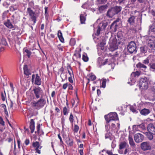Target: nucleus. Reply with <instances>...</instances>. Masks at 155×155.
<instances>
[{"label": "nucleus", "mask_w": 155, "mask_h": 155, "mask_svg": "<svg viewBox=\"0 0 155 155\" xmlns=\"http://www.w3.org/2000/svg\"><path fill=\"white\" fill-rule=\"evenodd\" d=\"M46 100L41 97L37 101H33L31 103L33 107L36 109H39L43 107L46 104Z\"/></svg>", "instance_id": "3"}, {"label": "nucleus", "mask_w": 155, "mask_h": 155, "mask_svg": "<svg viewBox=\"0 0 155 155\" xmlns=\"http://www.w3.org/2000/svg\"><path fill=\"white\" fill-rule=\"evenodd\" d=\"M64 75V73H62L61 74L60 76H61V78H62V81H64L65 79H67V76L66 74L65 75L64 77H63V75Z\"/></svg>", "instance_id": "48"}, {"label": "nucleus", "mask_w": 155, "mask_h": 155, "mask_svg": "<svg viewBox=\"0 0 155 155\" xmlns=\"http://www.w3.org/2000/svg\"><path fill=\"white\" fill-rule=\"evenodd\" d=\"M105 127L106 130L107 132H108V131L111 128L109 122H108V121H106V123L105 125Z\"/></svg>", "instance_id": "40"}, {"label": "nucleus", "mask_w": 155, "mask_h": 155, "mask_svg": "<svg viewBox=\"0 0 155 155\" xmlns=\"http://www.w3.org/2000/svg\"><path fill=\"white\" fill-rule=\"evenodd\" d=\"M127 48L128 51L130 53H135L137 51L136 45L133 41H131L129 43Z\"/></svg>", "instance_id": "8"}, {"label": "nucleus", "mask_w": 155, "mask_h": 155, "mask_svg": "<svg viewBox=\"0 0 155 155\" xmlns=\"http://www.w3.org/2000/svg\"><path fill=\"white\" fill-rule=\"evenodd\" d=\"M24 50V53H26L27 56L28 57V58H29L31 54V51L27 49H26L25 50Z\"/></svg>", "instance_id": "41"}, {"label": "nucleus", "mask_w": 155, "mask_h": 155, "mask_svg": "<svg viewBox=\"0 0 155 155\" xmlns=\"http://www.w3.org/2000/svg\"><path fill=\"white\" fill-rule=\"evenodd\" d=\"M104 118L106 121L108 122L114 121V120H119L117 114L115 112L110 113L105 115Z\"/></svg>", "instance_id": "4"}, {"label": "nucleus", "mask_w": 155, "mask_h": 155, "mask_svg": "<svg viewBox=\"0 0 155 155\" xmlns=\"http://www.w3.org/2000/svg\"><path fill=\"white\" fill-rule=\"evenodd\" d=\"M150 113V110L146 108H144L142 109L140 111V114L143 115H147L149 114Z\"/></svg>", "instance_id": "22"}, {"label": "nucleus", "mask_w": 155, "mask_h": 155, "mask_svg": "<svg viewBox=\"0 0 155 155\" xmlns=\"http://www.w3.org/2000/svg\"><path fill=\"white\" fill-rule=\"evenodd\" d=\"M130 110L133 112L135 113L136 112V110L135 109L134 107L131 106L130 107Z\"/></svg>", "instance_id": "61"}, {"label": "nucleus", "mask_w": 155, "mask_h": 155, "mask_svg": "<svg viewBox=\"0 0 155 155\" xmlns=\"http://www.w3.org/2000/svg\"><path fill=\"white\" fill-rule=\"evenodd\" d=\"M31 81L32 83L34 81L35 84L38 85H40L41 84V78L38 74H36V76L34 74L32 75Z\"/></svg>", "instance_id": "9"}, {"label": "nucleus", "mask_w": 155, "mask_h": 155, "mask_svg": "<svg viewBox=\"0 0 155 155\" xmlns=\"http://www.w3.org/2000/svg\"><path fill=\"white\" fill-rule=\"evenodd\" d=\"M128 140L130 146L131 147H134L135 146V143L134 141L132 136L130 135L129 136Z\"/></svg>", "instance_id": "24"}, {"label": "nucleus", "mask_w": 155, "mask_h": 155, "mask_svg": "<svg viewBox=\"0 0 155 155\" xmlns=\"http://www.w3.org/2000/svg\"><path fill=\"white\" fill-rule=\"evenodd\" d=\"M118 38L117 40L116 38L111 37L110 39L109 42V50L111 51H113L117 49L118 48V45L121 44V39L120 40Z\"/></svg>", "instance_id": "1"}, {"label": "nucleus", "mask_w": 155, "mask_h": 155, "mask_svg": "<svg viewBox=\"0 0 155 155\" xmlns=\"http://www.w3.org/2000/svg\"><path fill=\"white\" fill-rule=\"evenodd\" d=\"M27 11L29 15L31 17L32 21H33V24H35L36 22V17L35 16V14L30 8H28L27 9Z\"/></svg>", "instance_id": "11"}, {"label": "nucleus", "mask_w": 155, "mask_h": 155, "mask_svg": "<svg viewBox=\"0 0 155 155\" xmlns=\"http://www.w3.org/2000/svg\"><path fill=\"white\" fill-rule=\"evenodd\" d=\"M148 48L147 47H141L140 48V51L142 53H146L147 51Z\"/></svg>", "instance_id": "35"}, {"label": "nucleus", "mask_w": 155, "mask_h": 155, "mask_svg": "<svg viewBox=\"0 0 155 155\" xmlns=\"http://www.w3.org/2000/svg\"><path fill=\"white\" fill-rule=\"evenodd\" d=\"M57 47L58 49L59 50H61V51H63V46H61V44H59L58 45Z\"/></svg>", "instance_id": "54"}, {"label": "nucleus", "mask_w": 155, "mask_h": 155, "mask_svg": "<svg viewBox=\"0 0 155 155\" xmlns=\"http://www.w3.org/2000/svg\"><path fill=\"white\" fill-rule=\"evenodd\" d=\"M0 124L3 126H4L5 125L4 121H3V119L1 117H0Z\"/></svg>", "instance_id": "60"}, {"label": "nucleus", "mask_w": 155, "mask_h": 155, "mask_svg": "<svg viewBox=\"0 0 155 155\" xmlns=\"http://www.w3.org/2000/svg\"><path fill=\"white\" fill-rule=\"evenodd\" d=\"M33 146L35 147V149L39 148L41 149V147H40V145L38 142L36 141L32 143Z\"/></svg>", "instance_id": "33"}, {"label": "nucleus", "mask_w": 155, "mask_h": 155, "mask_svg": "<svg viewBox=\"0 0 155 155\" xmlns=\"http://www.w3.org/2000/svg\"><path fill=\"white\" fill-rule=\"evenodd\" d=\"M106 44V41L105 39H103L102 41L100 43V46L101 48V49L103 50L104 49V46Z\"/></svg>", "instance_id": "37"}, {"label": "nucleus", "mask_w": 155, "mask_h": 155, "mask_svg": "<svg viewBox=\"0 0 155 155\" xmlns=\"http://www.w3.org/2000/svg\"><path fill=\"white\" fill-rule=\"evenodd\" d=\"M85 13L84 14H81L80 15V20L81 24H84L86 20L85 16H86Z\"/></svg>", "instance_id": "23"}, {"label": "nucleus", "mask_w": 155, "mask_h": 155, "mask_svg": "<svg viewBox=\"0 0 155 155\" xmlns=\"http://www.w3.org/2000/svg\"><path fill=\"white\" fill-rule=\"evenodd\" d=\"M82 59L85 62H87L88 60V58L87 56V54H83Z\"/></svg>", "instance_id": "42"}, {"label": "nucleus", "mask_w": 155, "mask_h": 155, "mask_svg": "<svg viewBox=\"0 0 155 155\" xmlns=\"http://www.w3.org/2000/svg\"><path fill=\"white\" fill-rule=\"evenodd\" d=\"M73 116L72 113H71L69 117V120L71 123H73L74 121Z\"/></svg>", "instance_id": "53"}, {"label": "nucleus", "mask_w": 155, "mask_h": 155, "mask_svg": "<svg viewBox=\"0 0 155 155\" xmlns=\"http://www.w3.org/2000/svg\"><path fill=\"white\" fill-rule=\"evenodd\" d=\"M5 49V48L4 47L2 46L1 45H0V53L1 52L4 51Z\"/></svg>", "instance_id": "63"}, {"label": "nucleus", "mask_w": 155, "mask_h": 155, "mask_svg": "<svg viewBox=\"0 0 155 155\" xmlns=\"http://www.w3.org/2000/svg\"><path fill=\"white\" fill-rule=\"evenodd\" d=\"M68 141L69 142L68 145L70 146H71L73 145V141L72 140H71L70 138H69V140Z\"/></svg>", "instance_id": "52"}, {"label": "nucleus", "mask_w": 155, "mask_h": 155, "mask_svg": "<svg viewBox=\"0 0 155 155\" xmlns=\"http://www.w3.org/2000/svg\"><path fill=\"white\" fill-rule=\"evenodd\" d=\"M106 6L105 5H102L99 8V10L100 12H101L102 11L104 10L106 8Z\"/></svg>", "instance_id": "44"}, {"label": "nucleus", "mask_w": 155, "mask_h": 155, "mask_svg": "<svg viewBox=\"0 0 155 155\" xmlns=\"http://www.w3.org/2000/svg\"><path fill=\"white\" fill-rule=\"evenodd\" d=\"M144 39L147 43L149 51L153 52L155 48V37L152 36L145 35L144 36Z\"/></svg>", "instance_id": "2"}, {"label": "nucleus", "mask_w": 155, "mask_h": 155, "mask_svg": "<svg viewBox=\"0 0 155 155\" xmlns=\"http://www.w3.org/2000/svg\"><path fill=\"white\" fill-rule=\"evenodd\" d=\"M154 56L153 55H150L146 59L143 61V63L145 64H147L149 63L150 61L151 62L155 61Z\"/></svg>", "instance_id": "14"}, {"label": "nucleus", "mask_w": 155, "mask_h": 155, "mask_svg": "<svg viewBox=\"0 0 155 155\" xmlns=\"http://www.w3.org/2000/svg\"><path fill=\"white\" fill-rule=\"evenodd\" d=\"M116 13L112 8L108 10L107 13V15L110 18H112L114 15H116Z\"/></svg>", "instance_id": "18"}, {"label": "nucleus", "mask_w": 155, "mask_h": 155, "mask_svg": "<svg viewBox=\"0 0 155 155\" xmlns=\"http://www.w3.org/2000/svg\"><path fill=\"white\" fill-rule=\"evenodd\" d=\"M112 8L115 12L116 14H117L120 12L122 9V7L120 6H116Z\"/></svg>", "instance_id": "30"}, {"label": "nucleus", "mask_w": 155, "mask_h": 155, "mask_svg": "<svg viewBox=\"0 0 155 155\" xmlns=\"http://www.w3.org/2000/svg\"><path fill=\"white\" fill-rule=\"evenodd\" d=\"M148 79L144 77L141 78L139 82V86L140 88L142 89H146L148 88Z\"/></svg>", "instance_id": "6"}, {"label": "nucleus", "mask_w": 155, "mask_h": 155, "mask_svg": "<svg viewBox=\"0 0 155 155\" xmlns=\"http://www.w3.org/2000/svg\"><path fill=\"white\" fill-rule=\"evenodd\" d=\"M138 125H134L133 127V129L135 131H140V129L139 127H135V126H138Z\"/></svg>", "instance_id": "49"}, {"label": "nucleus", "mask_w": 155, "mask_h": 155, "mask_svg": "<svg viewBox=\"0 0 155 155\" xmlns=\"http://www.w3.org/2000/svg\"><path fill=\"white\" fill-rule=\"evenodd\" d=\"M127 145L129 147L128 145L126 142L124 141L121 142L119 144V149H124L125 147Z\"/></svg>", "instance_id": "28"}, {"label": "nucleus", "mask_w": 155, "mask_h": 155, "mask_svg": "<svg viewBox=\"0 0 155 155\" xmlns=\"http://www.w3.org/2000/svg\"><path fill=\"white\" fill-rule=\"evenodd\" d=\"M35 123L34 120L32 119H31L30 123V128L31 130V133H33L34 132L35 126Z\"/></svg>", "instance_id": "20"}, {"label": "nucleus", "mask_w": 155, "mask_h": 155, "mask_svg": "<svg viewBox=\"0 0 155 155\" xmlns=\"http://www.w3.org/2000/svg\"><path fill=\"white\" fill-rule=\"evenodd\" d=\"M150 66V69H153V71H155V63H150L149 64Z\"/></svg>", "instance_id": "45"}, {"label": "nucleus", "mask_w": 155, "mask_h": 155, "mask_svg": "<svg viewBox=\"0 0 155 155\" xmlns=\"http://www.w3.org/2000/svg\"><path fill=\"white\" fill-rule=\"evenodd\" d=\"M96 79V76L94 75V74H91L89 77V79H90L91 81H93Z\"/></svg>", "instance_id": "51"}, {"label": "nucleus", "mask_w": 155, "mask_h": 155, "mask_svg": "<svg viewBox=\"0 0 155 155\" xmlns=\"http://www.w3.org/2000/svg\"><path fill=\"white\" fill-rule=\"evenodd\" d=\"M153 134H152L151 133L147 132L146 133V136L147 138L150 140H152L153 138Z\"/></svg>", "instance_id": "36"}, {"label": "nucleus", "mask_w": 155, "mask_h": 155, "mask_svg": "<svg viewBox=\"0 0 155 155\" xmlns=\"http://www.w3.org/2000/svg\"><path fill=\"white\" fill-rule=\"evenodd\" d=\"M58 36L60 40L62 43L64 42V39L62 36V34L60 30H59L58 32Z\"/></svg>", "instance_id": "25"}, {"label": "nucleus", "mask_w": 155, "mask_h": 155, "mask_svg": "<svg viewBox=\"0 0 155 155\" xmlns=\"http://www.w3.org/2000/svg\"><path fill=\"white\" fill-rule=\"evenodd\" d=\"M106 153L108 155H113L112 151V150H107Z\"/></svg>", "instance_id": "58"}, {"label": "nucleus", "mask_w": 155, "mask_h": 155, "mask_svg": "<svg viewBox=\"0 0 155 155\" xmlns=\"http://www.w3.org/2000/svg\"><path fill=\"white\" fill-rule=\"evenodd\" d=\"M107 59L104 61L103 62L102 58L100 57H99L97 59L98 65L99 67H101L102 65H104L106 64L107 62Z\"/></svg>", "instance_id": "16"}, {"label": "nucleus", "mask_w": 155, "mask_h": 155, "mask_svg": "<svg viewBox=\"0 0 155 155\" xmlns=\"http://www.w3.org/2000/svg\"><path fill=\"white\" fill-rule=\"evenodd\" d=\"M107 82V80L103 78L100 81V83H101L100 87H102L104 88L105 87L106 83Z\"/></svg>", "instance_id": "27"}, {"label": "nucleus", "mask_w": 155, "mask_h": 155, "mask_svg": "<svg viewBox=\"0 0 155 155\" xmlns=\"http://www.w3.org/2000/svg\"><path fill=\"white\" fill-rule=\"evenodd\" d=\"M33 91L37 99H38L41 97H42L43 92L40 87H38L35 88L33 89Z\"/></svg>", "instance_id": "7"}, {"label": "nucleus", "mask_w": 155, "mask_h": 155, "mask_svg": "<svg viewBox=\"0 0 155 155\" xmlns=\"http://www.w3.org/2000/svg\"><path fill=\"white\" fill-rule=\"evenodd\" d=\"M148 131L151 133L153 135L155 134V127L152 124H150L148 125L147 127Z\"/></svg>", "instance_id": "15"}, {"label": "nucleus", "mask_w": 155, "mask_h": 155, "mask_svg": "<svg viewBox=\"0 0 155 155\" xmlns=\"http://www.w3.org/2000/svg\"><path fill=\"white\" fill-rule=\"evenodd\" d=\"M123 107H124L125 108V106L123 105L122 106H120V107H118V109L120 110L123 111L124 110L123 109Z\"/></svg>", "instance_id": "64"}, {"label": "nucleus", "mask_w": 155, "mask_h": 155, "mask_svg": "<svg viewBox=\"0 0 155 155\" xmlns=\"http://www.w3.org/2000/svg\"><path fill=\"white\" fill-rule=\"evenodd\" d=\"M135 127H136V126H135ZM136 127H139V128H140V130H144L145 129V127L143 124H140L138 126H136Z\"/></svg>", "instance_id": "46"}, {"label": "nucleus", "mask_w": 155, "mask_h": 155, "mask_svg": "<svg viewBox=\"0 0 155 155\" xmlns=\"http://www.w3.org/2000/svg\"><path fill=\"white\" fill-rule=\"evenodd\" d=\"M144 139V136L141 134L138 133L135 134L134 140L137 143L142 142Z\"/></svg>", "instance_id": "10"}, {"label": "nucleus", "mask_w": 155, "mask_h": 155, "mask_svg": "<svg viewBox=\"0 0 155 155\" xmlns=\"http://www.w3.org/2000/svg\"><path fill=\"white\" fill-rule=\"evenodd\" d=\"M141 148L143 150H146L150 149L151 147L149 142H145L141 144Z\"/></svg>", "instance_id": "12"}, {"label": "nucleus", "mask_w": 155, "mask_h": 155, "mask_svg": "<svg viewBox=\"0 0 155 155\" xmlns=\"http://www.w3.org/2000/svg\"><path fill=\"white\" fill-rule=\"evenodd\" d=\"M107 25L104 23H100V25L98 26V28L97 30L96 35H98L101 30H104L106 27Z\"/></svg>", "instance_id": "13"}, {"label": "nucleus", "mask_w": 155, "mask_h": 155, "mask_svg": "<svg viewBox=\"0 0 155 155\" xmlns=\"http://www.w3.org/2000/svg\"><path fill=\"white\" fill-rule=\"evenodd\" d=\"M140 74V71H137L135 72H133L131 75L130 80L132 81H135V80H134V78L136 77H138Z\"/></svg>", "instance_id": "17"}, {"label": "nucleus", "mask_w": 155, "mask_h": 155, "mask_svg": "<svg viewBox=\"0 0 155 155\" xmlns=\"http://www.w3.org/2000/svg\"><path fill=\"white\" fill-rule=\"evenodd\" d=\"M68 86V83H65L64 84H63V86H62V88L63 89L65 90L66 89V88Z\"/></svg>", "instance_id": "57"}, {"label": "nucleus", "mask_w": 155, "mask_h": 155, "mask_svg": "<svg viewBox=\"0 0 155 155\" xmlns=\"http://www.w3.org/2000/svg\"><path fill=\"white\" fill-rule=\"evenodd\" d=\"M0 45H2L5 46H8V44L6 38L3 37H2L0 39Z\"/></svg>", "instance_id": "21"}, {"label": "nucleus", "mask_w": 155, "mask_h": 155, "mask_svg": "<svg viewBox=\"0 0 155 155\" xmlns=\"http://www.w3.org/2000/svg\"><path fill=\"white\" fill-rule=\"evenodd\" d=\"M40 125L38 124L37 126V131L35 132V133L37 134H38L39 135H41V134H44V132L40 130Z\"/></svg>", "instance_id": "31"}, {"label": "nucleus", "mask_w": 155, "mask_h": 155, "mask_svg": "<svg viewBox=\"0 0 155 155\" xmlns=\"http://www.w3.org/2000/svg\"><path fill=\"white\" fill-rule=\"evenodd\" d=\"M79 129V126L75 124L74 129V131L76 133H77L78 130Z\"/></svg>", "instance_id": "50"}, {"label": "nucleus", "mask_w": 155, "mask_h": 155, "mask_svg": "<svg viewBox=\"0 0 155 155\" xmlns=\"http://www.w3.org/2000/svg\"><path fill=\"white\" fill-rule=\"evenodd\" d=\"M111 134L110 132H107L105 134V138L106 139L108 138L110 140L112 139Z\"/></svg>", "instance_id": "38"}, {"label": "nucleus", "mask_w": 155, "mask_h": 155, "mask_svg": "<svg viewBox=\"0 0 155 155\" xmlns=\"http://www.w3.org/2000/svg\"><path fill=\"white\" fill-rule=\"evenodd\" d=\"M112 122V121L109 122L111 128L113 130L115 128V124L114 123H113V122Z\"/></svg>", "instance_id": "43"}, {"label": "nucleus", "mask_w": 155, "mask_h": 155, "mask_svg": "<svg viewBox=\"0 0 155 155\" xmlns=\"http://www.w3.org/2000/svg\"><path fill=\"white\" fill-rule=\"evenodd\" d=\"M149 31L153 32L155 34V24L153 23L152 25L150 26Z\"/></svg>", "instance_id": "34"}, {"label": "nucleus", "mask_w": 155, "mask_h": 155, "mask_svg": "<svg viewBox=\"0 0 155 155\" xmlns=\"http://www.w3.org/2000/svg\"><path fill=\"white\" fill-rule=\"evenodd\" d=\"M4 24L7 28L10 29H12L14 28L13 25L9 20L8 19L6 22H4Z\"/></svg>", "instance_id": "19"}, {"label": "nucleus", "mask_w": 155, "mask_h": 155, "mask_svg": "<svg viewBox=\"0 0 155 155\" xmlns=\"http://www.w3.org/2000/svg\"><path fill=\"white\" fill-rule=\"evenodd\" d=\"M69 112V108L67 109L66 107L63 108V112L64 115H67L68 114Z\"/></svg>", "instance_id": "39"}, {"label": "nucleus", "mask_w": 155, "mask_h": 155, "mask_svg": "<svg viewBox=\"0 0 155 155\" xmlns=\"http://www.w3.org/2000/svg\"><path fill=\"white\" fill-rule=\"evenodd\" d=\"M99 4L105 3L107 1V0H97Z\"/></svg>", "instance_id": "56"}, {"label": "nucleus", "mask_w": 155, "mask_h": 155, "mask_svg": "<svg viewBox=\"0 0 155 155\" xmlns=\"http://www.w3.org/2000/svg\"><path fill=\"white\" fill-rule=\"evenodd\" d=\"M137 68H139L146 69L147 67L140 62L138 63L136 65Z\"/></svg>", "instance_id": "32"}, {"label": "nucleus", "mask_w": 155, "mask_h": 155, "mask_svg": "<svg viewBox=\"0 0 155 155\" xmlns=\"http://www.w3.org/2000/svg\"><path fill=\"white\" fill-rule=\"evenodd\" d=\"M135 17L134 16L132 15L128 20V21L131 25H133L134 23Z\"/></svg>", "instance_id": "26"}, {"label": "nucleus", "mask_w": 155, "mask_h": 155, "mask_svg": "<svg viewBox=\"0 0 155 155\" xmlns=\"http://www.w3.org/2000/svg\"><path fill=\"white\" fill-rule=\"evenodd\" d=\"M23 68L24 74L28 76L31 74V73L28 69L27 66L26 65L24 66Z\"/></svg>", "instance_id": "29"}, {"label": "nucleus", "mask_w": 155, "mask_h": 155, "mask_svg": "<svg viewBox=\"0 0 155 155\" xmlns=\"http://www.w3.org/2000/svg\"><path fill=\"white\" fill-rule=\"evenodd\" d=\"M74 55L77 58H80L81 57V54L79 52H76V53H74Z\"/></svg>", "instance_id": "55"}, {"label": "nucleus", "mask_w": 155, "mask_h": 155, "mask_svg": "<svg viewBox=\"0 0 155 155\" xmlns=\"http://www.w3.org/2000/svg\"><path fill=\"white\" fill-rule=\"evenodd\" d=\"M70 44L71 45H75V43L74 39H71L70 41Z\"/></svg>", "instance_id": "59"}, {"label": "nucleus", "mask_w": 155, "mask_h": 155, "mask_svg": "<svg viewBox=\"0 0 155 155\" xmlns=\"http://www.w3.org/2000/svg\"><path fill=\"white\" fill-rule=\"evenodd\" d=\"M69 68L70 70L69 69H68V73L71 76H73V71L72 70L71 67H69Z\"/></svg>", "instance_id": "47"}, {"label": "nucleus", "mask_w": 155, "mask_h": 155, "mask_svg": "<svg viewBox=\"0 0 155 155\" xmlns=\"http://www.w3.org/2000/svg\"><path fill=\"white\" fill-rule=\"evenodd\" d=\"M6 96L5 95H4L3 93L2 94L1 97L2 100L4 101L5 100Z\"/></svg>", "instance_id": "62"}, {"label": "nucleus", "mask_w": 155, "mask_h": 155, "mask_svg": "<svg viewBox=\"0 0 155 155\" xmlns=\"http://www.w3.org/2000/svg\"><path fill=\"white\" fill-rule=\"evenodd\" d=\"M121 20L119 18H117L111 25L110 28L113 31L115 32L121 26Z\"/></svg>", "instance_id": "5"}]
</instances>
